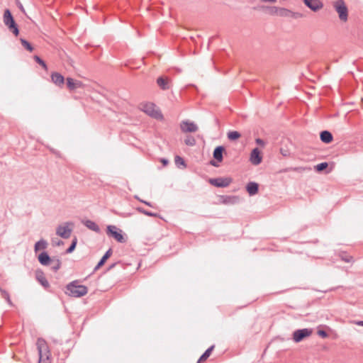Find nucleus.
Wrapping results in <instances>:
<instances>
[{
	"label": "nucleus",
	"mask_w": 363,
	"mask_h": 363,
	"mask_svg": "<svg viewBox=\"0 0 363 363\" xmlns=\"http://www.w3.org/2000/svg\"><path fill=\"white\" fill-rule=\"evenodd\" d=\"M69 223H65V225H59L56 229V234L64 239L70 237L72 229L69 228Z\"/></svg>",
	"instance_id": "obj_9"
},
{
	"label": "nucleus",
	"mask_w": 363,
	"mask_h": 363,
	"mask_svg": "<svg viewBox=\"0 0 363 363\" xmlns=\"http://www.w3.org/2000/svg\"><path fill=\"white\" fill-rule=\"evenodd\" d=\"M51 263L52 264V266L51 267V269L54 272L58 271L60 269L61 265H62L61 260L59 258H56L55 257H52Z\"/></svg>",
	"instance_id": "obj_26"
},
{
	"label": "nucleus",
	"mask_w": 363,
	"mask_h": 363,
	"mask_svg": "<svg viewBox=\"0 0 363 363\" xmlns=\"http://www.w3.org/2000/svg\"><path fill=\"white\" fill-rule=\"evenodd\" d=\"M116 265V263H113L112 264H111L108 268L107 269V270H111V269H113V267H115V266Z\"/></svg>",
	"instance_id": "obj_45"
},
{
	"label": "nucleus",
	"mask_w": 363,
	"mask_h": 363,
	"mask_svg": "<svg viewBox=\"0 0 363 363\" xmlns=\"http://www.w3.org/2000/svg\"><path fill=\"white\" fill-rule=\"evenodd\" d=\"M101 266H99V263L98 262V264H96V266L94 267V272H95L96 271H97Z\"/></svg>",
	"instance_id": "obj_46"
},
{
	"label": "nucleus",
	"mask_w": 363,
	"mask_h": 363,
	"mask_svg": "<svg viewBox=\"0 0 363 363\" xmlns=\"http://www.w3.org/2000/svg\"><path fill=\"white\" fill-rule=\"evenodd\" d=\"M342 259L346 262H350L352 259V257H350V258L345 257V258H342Z\"/></svg>",
	"instance_id": "obj_48"
},
{
	"label": "nucleus",
	"mask_w": 363,
	"mask_h": 363,
	"mask_svg": "<svg viewBox=\"0 0 363 363\" xmlns=\"http://www.w3.org/2000/svg\"><path fill=\"white\" fill-rule=\"evenodd\" d=\"M320 139L323 143L325 144H329L333 141V136L330 131L323 130L320 133Z\"/></svg>",
	"instance_id": "obj_21"
},
{
	"label": "nucleus",
	"mask_w": 363,
	"mask_h": 363,
	"mask_svg": "<svg viewBox=\"0 0 363 363\" xmlns=\"http://www.w3.org/2000/svg\"><path fill=\"white\" fill-rule=\"evenodd\" d=\"M161 162L162 163V164H163L164 166H165V165H167V164L169 163V161H168V160H167V159H166V158H162V159L161 160Z\"/></svg>",
	"instance_id": "obj_42"
},
{
	"label": "nucleus",
	"mask_w": 363,
	"mask_h": 363,
	"mask_svg": "<svg viewBox=\"0 0 363 363\" xmlns=\"http://www.w3.org/2000/svg\"><path fill=\"white\" fill-rule=\"evenodd\" d=\"M55 154H56L57 155H60V154H59V152H58L57 151H56V152H55Z\"/></svg>",
	"instance_id": "obj_52"
},
{
	"label": "nucleus",
	"mask_w": 363,
	"mask_h": 363,
	"mask_svg": "<svg viewBox=\"0 0 363 363\" xmlns=\"http://www.w3.org/2000/svg\"><path fill=\"white\" fill-rule=\"evenodd\" d=\"M82 223L87 228H89L96 233L100 232L99 226L94 221L91 220H86L82 221Z\"/></svg>",
	"instance_id": "obj_22"
},
{
	"label": "nucleus",
	"mask_w": 363,
	"mask_h": 363,
	"mask_svg": "<svg viewBox=\"0 0 363 363\" xmlns=\"http://www.w3.org/2000/svg\"><path fill=\"white\" fill-rule=\"evenodd\" d=\"M141 110L148 116L155 119H162L163 115L152 103H146L142 105Z\"/></svg>",
	"instance_id": "obj_5"
},
{
	"label": "nucleus",
	"mask_w": 363,
	"mask_h": 363,
	"mask_svg": "<svg viewBox=\"0 0 363 363\" xmlns=\"http://www.w3.org/2000/svg\"><path fill=\"white\" fill-rule=\"evenodd\" d=\"M88 289L84 285H79L78 280L72 281L66 286L65 294L69 296L79 298L86 295Z\"/></svg>",
	"instance_id": "obj_2"
},
{
	"label": "nucleus",
	"mask_w": 363,
	"mask_h": 363,
	"mask_svg": "<svg viewBox=\"0 0 363 363\" xmlns=\"http://www.w3.org/2000/svg\"><path fill=\"white\" fill-rule=\"evenodd\" d=\"M52 259V258H51L48 253L45 251H43L38 256V260L43 266H48L50 264H51Z\"/></svg>",
	"instance_id": "obj_16"
},
{
	"label": "nucleus",
	"mask_w": 363,
	"mask_h": 363,
	"mask_svg": "<svg viewBox=\"0 0 363 363\" xmlns=\"http://www.w3.org/2000/svg\"><path fill=\"white\" fill-rule=\"evenodd\" d=\"M304 4L311 11L316 12L323 7L320 0H303Z\"/></svg>",
	"instance_id": "obj_11"
},
{
	"label": "nucleus",
	"mask_w": 363,
	"mask_h": 363,
	"mask_svg": "<svg viewBox=\"0 0 363 363\" xmlns=\"http://www.w3.org/2000/svg\"><path fill=\"white\" fill-rule=\"evenodd\" d=\"M111 255H112V249L109 248L105 252V254L103 255V257L101 258V259L99 260V266H103L105 264V262H106V260L111 257Z\"/></svg>",
	"instance_id": "obj_29"
},
{
	"label": "nucleus",
	"mask_w": 363,
	"mask_h": 363,
	"mask_svg": "<svg viewBox=\"0 0 363 363\" xmlns=\"http://www.w3.org/2000/svg\"><path fill=\"white\" fill-rule=\"evenodd\" d=\"M255 143L257 145H261L262 147L264 146V145H265L264 141L262 139H261V138H256L255 139Z\"/></svg>",
	"instance_id": "obj_40"
},
{
	"label": "nucleus",
	"mask_w": 363,
	"mask_h": 363,
	"mask_svg": "<svg viewBox=\"0 0 363 363\" xmlns=\"http://www.w3.org/2000/svg\"><path fill=\"white\" fill-rule=\"evenodd\" d=\"M227 136H228V138L229 140L235 141L240 138L241 134L238 131L233 130V131H229L227 133Z\"/></svg>",
	"instance_id": "obj_28"
},
{
	"label": "nucleus",
	"mask_w": 363,
	"mask_h": 363,
	"mask_svg": "<svg viewBox=\"0 0 363 363\" xmlns=\"http://www.w3.org/2000/svg\"><path fill=\"white\" fill-rule=\"evenodd\" d=\"M77 238H74L72 241V243L71 245L69 246V247L65 251V253L66 254H70L72 253L76 248V246H77Z\"/></svg>",
	"instance_id": "obj_31"
},
{
	"label": "nucleus",
	"mask_w": 363,
	"mask_h": 363,
	"mask_svg": "<svg viewBox=\"0 0 363 363\" xmlns=\"http://www.w3.org/2000/svg\"><path fill=\"white\" fill-rule=\"evenodd\" d=\"M51 80L59 87H62L65 84V77L59 72H52L51 74Z\"/></svg>",
	"instance_id": "obj_17"
},
{
	"label": "nucleus",
	"mask_w": 363,
	"mask_h": 363,
	"mask_svg": "<svg viewBox=\"0 0 363 363\" xmlns=\"http://www.w3.org/2000/svg\"><path fill=\"white\" fill-rule=\"evenodd\" d=\"M143 214L146 215L147 216H150V217H155V218H157L159 216L158 213H153V212H151V211H149L147 210L145 211H143Z\"/></svg>",
	"instance_id": "obj_37"
},
{
	"label": "nucleus",
	"mask_w": 363,
	"mask_h": 363,
	"mask_svg": "<svg viewBox=\"0 0 363 363\" xmlns=\"http://www.w3.org/2000/svg\"><path fill=\"white\" fill-rule=\"evenodd\" d=\"M313 333V330L311 328H303L296 330L293 333V340L298 343L301 342L303 339L309 337Z\"/></svg>",
	"instance_id": "obj_8"
},
{
	"label": "nucleus",
	"mask_w": 363,
	"mask_h": 363,
	"mask_svg": "<svg viewBox=\"0 0 363 363\" xmlns=\"http://www.w3.org/2000/svg\"><path fill=\"white\" fill-rule=\"evenodd\" d=\"M328 291H329V290H324V291H323V292H324V293H326V292H328Z\"/></svg>",
	"instance_id": "obj_51"
},
{
	"label": "nucleus",
	"mask_w": 363,
	"mask_h": 363,
	"mask_svg": "<svg viewBox=\"0 0 363 363\" xmlns=\"http://www.w3.org/2000/svg\"><path fill=\"white\" fill-rule=\"evenodd\" d=\"M267 9H269L270 14L278 16L280 7L268 6Z\"/></svg>",
	"instance_id": "obj_36"
},
{
	"label": "nucleus",
	"mask_w": 363,
	"mask_h": 363,
	"mask_svg": "<svg viewBox=\"0 0 363 363\" xmlns=\"http://www.w3.org/2000/svg\"><path fill=\"white\" fill-rule=\"evenodd\" d=\"M335 11L338 13L339 18L346 22L348 19V9L344 0H337L333 3Z\"/></svg>",
	"instance_id": "obj_4"
},
{
	"label": "nucleus",
	"mask_w": 363,
	"mask_h": 363,
	"mask_svg": "<svg viewBox=\"0 0 363 363\" xmlns=\"http://www.w3.org/2000/svg\"><path fill=\"white\" fill-rule=\"evenodd\" d=\"M4 23L15 36H18L19 35L18 26L9 9H6L4 11Z\"/></svg>",
	"instance_id": "obj_3"
},
{
	"label": "nucleus",
	"mask_w": 363,
	"mask_h": 363,
	"mask_svg": "<svg viewBox=\"0 0 363 363\" xmlns=\"http://www.w3.org/2000/svg\"><path fill=\"white\" fill-rule=\"evenodd\" d=\"M157 85L162 90H168L171 87V81L168 77H159L156 81Z\"/></svg>",
	"instance_id": "obj_15"
},
{
	"label": "nucleus",
	"mask_w": 363,
	"mask_h": 363,
	"mask_svg": "<svg viewBox=\"0 0 363 363\" xmlns=\"http://www.w3.org/2000/svg\"><path fill=\"white\" fill-rule=\"evenodd\" d=\"M174 162H175V165L179 169H184L186 167V164L184 160L179 155L175 156Z\"/></svg>",
	"instance_id": "obj_25"
},
{
	"label": "nucleus",
	"mask_w": 363,
	"mask_h": 363,
	"mask_svg": "<svg viewBox=\"0 0 363 363\" xmlns=\"http://www.w3.org/2000/svg\"><path fill=\"white\" fill-rule=\"evenodd\" d=\"M35 278L43 287L48 288L50 286L49 282L45 278V274L42 270H36Z\"/></svg>",
	"instance_id": "obj_18"
},
{
	"label": "nucleus",
	"mask_w": 363,
	"mask_h": 363,
	"mask_svg": "<svg viewBox=\"0 0 363 363\" xmlns=\"http://www.w3.org/2000/svg\"><path fill=\"white\" fill-rule=\"evenodd\" d=\"M135 198L137 199L138 200H139L140 202L145 203V205H147L148 206H150V207H152V203L150 202L142 200V199H139L137 196H135Z\"/></svg>",
	"instance_id": "obj_41"
},
{
	"label": "nucleus",
	"mask_w": 363,
	"mask_h": 363,
	"mask_svg": "<svg viewBox=\"0 0 363 363\" xmlns=\"http://www.w3.org/2000/svg\"><path fill=\"white\" fill-rule=\"evenodd\" d=\"M38 352V363H51L50 351L47 342L42 337H38L36 342Z\"/></svg>",
	"instance_id": "obj_1"
},
{
	"label": "nucleus",
	"mask_w": 363,
	"mask_h": 363,
	"mask_svg": "<svg viewBox=\"0 0 363 363\" xmlns=\"http://www.w3.org/2000/svg\"><path fill=\"white\" fill-rule=\"evenodd\" d=\"M290 17H292L294 18H298L303 17V14L298 12H293L291 11V13L290 14Z\"/></svg>",
	"instance_id": "obj_39"
},
{
	"label": "nucleus",
	"mask_w": 363,
	"mask_h": 363,
	"mask_svg": "<svg viewBox=\"0 0 363 363\" xmlns=\"http://www.w3.org/2000/svg\"><path fill=\"white\" fill-rule=\"evenodd\" d=\"M63 244H64L63 241H62L60 240H59L57 242H55L56 245H63Z\"/></svg>",
	"instance_id": "obj_47"
},
{
	"label": "nucleus",
	"mask_w": 363,
	"mask_h": 363,
	"mask_svg": "<svg viewBox=\"0 0 363 363\" xmlns=\"http://www.w3.org/2000/svg\"><path fill=\"white\" fill-rule=\"evenodd\" d=\"M225 153V148L223 145H218L216 147L213 152V157L215 160H211L210 164L218 167V163L221 162L223 160V154Z\"/></svg>",
	"instance_id": "obj_7"
},
{
	"label": "nucleus",
	"mask_w": 363,
	"mask_h": 363,
	"mask_svg": "<svg viewBox=\"0 0 363 363\" xmlns=\"http://www.w3.org/2000/svg\"><path fill=\"white\" fill-rule=\"evenodd\" d=\"M291 13V11L285 8H280L278 16L281 17H290Z\"/></svg>",
	"instance_id": "obj_32"
},
{
	"label": "nucleus",
	"mask_w": 363,
	"mask_h": 363,
	"mask_svg": "<svg viewBox=\"0 0 363 363\" xmlns=\"http://www.w3.org/2000/svg\"><path fill=\"white\" fill-rule=\"evenodd\" d=\"M220 199L223 204H235L239 201V197L237 196L223 195Z\"/></svg>",
	"instance_id": "obj_19"
},
{
	"label": "nucleus",
	"mask_w": 363,
	"mask_h": 363,
	"mask_svg": "<svg viewBox=\"0 0 363 363\" xmlns=\"http://www.w3.org/2000/svg\"><path fill=\"white\" fill-rule=\"evenodd\" d=\"M34 60H35V61L38 64H39L40 65H41V66L44 68V69L47 70V69H48L47 65H46L45 62L43 59H41V58H40L39 56H38V55H35V56H34Z\"/></svg>",
	"instance_id": "obj_34"
},
{
	"label": "nucleus",
	"mask_w": 363,
	"mask_h": 363,
	"mask_svg": "<svg viewBox=\"0 0 363 363\" xmlns=\"http://www.w3.org/2000/svg\"><path fill=\"white\" fill-rule=\"evenodd\" d=\"M357 324L358 325L363 326V320L358 321V322L357 323Z\"/></svg>",
	"instance_id": "obj_50"
},
{
	"label": "nucleus",
	"mask_w": 363,
	"mask_h": 363,
	"mask_svg": "<svg viewBox=\"0 0 363 363\" xmlns=\"http://www.w3.org/2000/svg\"><path fill=\"white\" fill-rule=\"evenodd\" d=\"M328 166V162H321V163H319L315 167V169L317 172H322L323 171L324 169H325Z\"/></svg>",
	"instance_id": "obj_35"
},
{
	"label": "nucleus",
	"mask_w": 363,
	"mask_h": 363,
	"mask_svg": "<svg viewBox=\"0 0 363 363\" xmlns=\"http://www.w3.org/2000/svg\"><path fill=\"white\" fill-rule=\"evenodd\" d=\"M67 86L69 91H74L79 88L84 87V84L82 82L79 80H75L71 77H67Z\"/></svg>",
	"instance_id": "obj_14"
},
{
	"label": "nucleus",
	"mask_w": 363,
	"mask_h": 363,
	"mask_svg": "<svg viewBox=\"0 0 363 363\" xmlns=\"http://www.w3.org/2000/svg\"><path fill=\"white\" fill-rule=\"evenodd\" d=\"M20 40H21V45H23V47L25 49H26L29 52H32L33 50V47L28 40H26L24 38H21Z\"/></svg>",
	"instance_id": "obj_30"
},
{
	"label": "nucleus",
	"mask_w": 363,
	"mask_h": 363,
	"mask_svg": "<svg viewBox=\"0 0 363 363\" xmlns=\"http://www.w3.org/2000/svg\"><path fill=\"white\" fill-rule=\"evenodd\" d=\"M136 210H137L138 212L141 213H143V211H146L145 209H144V208H142V207H138V208H136Z\"/></svg>",
	"instance_id": "obj_43"
},
{
	"label": "nucleus",
	"mask_w": 363,
	"mask_h": 363,
	"mask_svg": "<svg viewBox=\"0 0 363 363\" xmlns=\"http://www.w3.org/2000/svg\"><path fill=\"white\" fill-rule=\"evenodd\" d=\"M230 182L231 179L223 177L210 179L209 180V183L216 187H226L230 184Z\"/></svg>",
	"instance_id": "obj_10"
},
{
	"label": "nucleus",
	"mask_w": 363,
	"mask_h": 363,
	"mask_svg": "<svg viewBox=\"0 0 363 363\" xmlns=\"http://www.w3.org/2000/svg\"><path fill=\"white\" fill-rule=\"evenodd\" d=\"M250 161L254 165H259L262 162V157L258 147H255L252 150Z\"/></svg>",
	"instance_id": "obj_13"
},
{
	"label": "nucleus",
	"mask_w": 363,
	"mask_h": 363,
	"mask_svg": "<svg viewBox=\"0 0 363 363\" xmlns=\"http://www.w3.org/2000/svg\"><path fill=\"white\" fill-rule=\"evenodd\" d=\"M215 346L214 345H211V347H209L202 354L201 356L199 357V360L197 361V363H200L203 361H205L206 360L209 356L211 355L212 351L213 350Z\"/></svg>",
	"instance_id": "obj_24"
},
{
	"label": "nucleus",
	"mask_w": 363,
	"mask_h": 363,
	"mask_svg": "<svg viewBox=\"0 0 363 363\" xmlns=\"http://www.w3.org/2000/svg\"><path fill=\"white\" fill-rule=\"evenodd\" d=\"M263 2H274L276 0H261Z\"/></svg>",
	"instance_id": "obj_49"
},
{
	"label": "nucleus",
	"mask_w": 363,
	"mask_h": 363,
	"mask_svg": "<svg viewBox=\"0 0 363 363\" xmlns=\"http://www.w3.org/2000/svg\"><path fill=\"white\" fill-rule=\"evenodd\" d=\"M106 233L109 237L113 238L120 243H124L126 242V238L124 237L122 230L117 228L116 225H108L106 228Z\"/></svg>",
	"instance_id": "obj_6"
},
{
	"label": "nucleus",
	"mask_w": 363,
	"mask_h": 363,
	"mask_svg": "<svg viewBox=\"0 0 363 363\" xmlns=\"http://www.w3.org/2000/svg\"><path fill=\"white\" fill-rule=\"evenodd\" d=\"M0 293H1L2 298H4L8 304L9 306H12L13 304L12 301L11 300L10 295H9V292L7 291H6L5 289H2L1 287H0Z\"/></svg>",
	"instance_id": "obj_27"
},
{
	"label": "nucleus",
	"mask_w": 363,
	"mask_h": 363,
	"mask_svg": "<svg viewBox=\"0 0 363 363\" xmlns=\"http://www.w3.org/2000/svg\"><path fill=\"white\" fill-rule=\"evenodd\" d=\"M180 128L184 133H194L198 130L197 125L194 122L189 121H182Z\"/></svg>",
	"instance_id": "obj_12"
},
{
	"label": "nucleus",
	"mask_w": 363,
	"mask_h": 363,
	"mask_svg": "<svg viewBox=\"0 0 363 363\" xmlns=\"http://www.w3.org/2000/svg\"><path fill=\"white\" fill-rule=\"evenodd\" d=\"M246 190L250 196H254L259 191V184L255 182H250L246 185Z\"/></svg>",
	"instance_id": "obj_20"
},
{
	"label": "nucleus",
	"mask_w": 363,
	"mask_h": 363,
	"mask_svg": "<svg viewBox=\"0 0 363 363\" xmlns=\"http://www.w3.org/2000/svg\"><path fill=\"white\" fill-rule=\"evenodd\" d=\"M18 8L20 9V10H21L22 12L25 13L24 8H23V5H22L21 3H19Z\"/></svg>",
	"instance_id": "obj_44"
},
{
	"label": "nucleus",
	"mask_w": 363,
	"mask_h": 363,
	"mask_svg": "<svg viewBox=\"0 0 363 363\" xmlns=\"http://www.w3.org/2000/svg\"><path fill=\"white\" fill-rule=\"evenodd\" d=\"M281 153L284 156H286V154L283 153V152L281 151Z\"/></svg>",
	"instance_id": "obj_53"
},
{
	"label": "nucleus",
	"mask_w": 363,
	"mask_h": 363,
	"mask_svg": "<svg viewBox=\"0 0 363 363\" xmlns=\"http://www.w3.org/2000/svg\"><path fill=\"white\" fill-rule=\"evenodd\" d=\"M48 242L42 238L35 243L34 252L37 253L40 250H45L48 247Z\"/></svg>",
	"instance_id": "obj_23"
},
{
	"label": "nucleus",
	"mask_w": 363,
	"mask_h": 363,
	"mask_svg": "<svg viewBox=\"0 0 363 363\" xmlns=\"http://www.w3.org/2000/svg\"><path fill=\"white\" fill-rule=\"evenodd\" d=\"M184 143L188 146H194L196 145V140L191 135H187L184 140Z\"/></svg>",
	"instance_id": "obj_33"
},
{
	"label": "nucleus",
	"mask_w": 363,
	"mask_h": 363,
	"mask_svg": "<svg viewBox=\"0 0 363 363\" xmlns=\"http://www.w3.org/2000/svg\"><path fill=\"white\" fill-rule=\"evenodd\" d=\"M318 335L320 337H323V338H325V337H327L328 336V333L325 330H319L318 331Z\"/></svg>",
	"instance_id": "obj_38"
}]
</instances>
